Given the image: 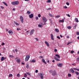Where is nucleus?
I'll use <instances>...</instances> for the list:
<instances>
[{
    "label": "nucleus",
    "instance_id": "obj_1",
    "mask_svg": "<svg viewBox=\"0 0 79 79\" xmlns=\"http://www.w3.org/2000/svg\"><path fill=\"white\" fill-rule=\"evenodd\" d=\"M19 4V1H16L12 2L11 4L13 5H17Z\"/></svg>",
    "mask_w": 79,
    "mask_h": 79
},
{
    "label": "nucleus",
    "instance_id": "obj_2",
    "mask_svg": "<svg viewBox=\"0 0 79 79\" xmlns=\"http://www.w3.org/2000/svg\"><path fill=\"white\" fill-rule=\"evenodd\" d=\"M30 56L29 55H27L25 58V61H27L29 59Z\"/></svg>",
    "mask_w": 79,
    "mask_h": 79
},
{
    "label": "nucleus",
    "instance_id": "obj_3",
    "mask_svg": "<svg viewBox=\"0 0 79 79\" xmlns=\"http://www.w3.org/2000/svg\"><path fill=\"white\" fill-rule=\"evenodd\" d=\"M39 76L40 77L41 79H43L44 78V76L43 75V74L41 73H40L38 74Z\"/></svg>",
    "mask_w": 79,
    "mask_h": 79
},
{
    "label": "nucleus",
    "instance_id": "obj_4",
    "mask_svg": "<svg viewBox=\"0 0 79 79\" xmlns=\"http://www.w3.org/2000/svg\"><path fill=\"white\" fill-rule=\"evenodd\" d=\"M15 61H16L17 63H20L21 60L19 59V57H16L15 58Z\"/></svg>",
    "mask_w": 79,
    "mask_h": 79
},
{
    "label": "nucleus",
    "instance_id": "obj_5",
    "mask_svg": "<svg viewBox=\"0 0 79 79\" xmlns=\"http://www.w3.org/2000/svg\"><path fill=\"white\" fill-rule=\"evenodd\" d=\"M20 20L21 21L22 23H23V20L24 19L23 17L22 16H21L20 17Z\"/></svg>",
    "mask_w": 79,
    "mask_h": 79
},
{
    "label": "nucleus",
    "instance_id": "obj_6",
    "mask_svg": "<svg viewBox=\"0 0 79 79\" xmlns=\"http://www.w3.org/2000/svg\"><path fill=\"white\" fill-rule=\"evenodd\" d=\"M8 32L9 33L10 35H12L14 34L12 30H10L8 31Z\"/></svg>",
    "mask_w": 79,
    "mask_h": 79
},
{
    "label": "nucleus",
    "instance_id": "obj_7",
    "mask_svg": "<svg viewBox=\"0 0 79 79\" xmlns=\"http://www.w3.org/2000/svg\"><path fill=\"white\" fill-rule=\"evenodd\" d=\"M42 18L43 21L44 22V23H46L47 20L46 18L44 17H43Z\"/></svg>",
    "mask_w": 79,
    "mask_h": 79
},
{
    "label": "nucleus",
    "instance_id": "obj_8",
    "mask_svg": "<svg viewBox=\"0 0 79 79\" xmlns=\"http://www.w3.org/2000/svg\"><path fill=\"white\" fill-rule=\"evenodd\" d=\"M35 31V30L34 29H33L32 30H31V31L30 32V35H32L34 33V31Z\"/></svg>",
    "mask_w": 79,
    "mask_h": 79
},
{
    "label": "nucleus",
    "instance_id": "obj_9",
    "mask_svg": "<svg viewBox=\"0 0 79 79\" xmlns=\"http://www.w3.org/2000/svg\"><path fill=\"white\" fill-rule=\"evenodd\" d=\"M56 74V71H53L52 72V75L53 76H55Z\"/></svg>",
    "mask_w": 79,
    "mask_h": 79
},
{
    "label": "nucleus",
    "instance_id": "obj_10",
    "mask_svg": "<svg viewBox=\"0 0 79 79\" xmlns=\"http://www.w3.org/2000/svg\"><path fill=\"white\" fill-rule=\"evenodd\" d=\"M63 64H61V63H60V64H57V66L60 68H62V66H63Z\"/></svg>",
    "mask_w": 79,
    "mask_h": 79
},
{
    "label": "nucleus",
    "instance_id": "obj_11",
    "mask_svg": "<svg viewBox=\"0 0 79 79\" xmlns=\"http://www.w3.org/2000/svg\"><path fill=\"white\" fill-rule=\"evenodd\" d=\"M69 71L72 73H74V70L72 68H71V69H70V70H69Z\"/></svg>",
    "mask_w": 79,
    "mask_h": 79
},
{
    "label": "nucleus",
    "instance_id": "obj_12",
    "mask_svg": "<svg viewBox=\"0 0 79 79\" xmlns=\"http://www.w3.org/2000/svg\"><path fill=\"white\" fill-rule=\"evenodd\" d=\"M29 17L30 18H32L34 17V15L33 14H31L29 15Z\"/></svg>",
    "mask_w": 79,
    "mask_h": 79
},
{
    "label": "nucleus",
    "instance_id": "obj_13",
    "mask_svg": "<svg viewBox=\"0 0 79 79\" xmlns=\"http://www.w3.org/2000/svg\"><path fill=\"white\" fill-rule=\"evenodd\" d=\"M6 57H2L1 58V61H2L3 60H5V59H6Z\"/></svg>",
    "mask_w": 79,
    "mask_h": 79
},
{
    "label": "nucleus",
    "instance_id": "obj_14",
    "mask_svg": "<svg viewBox=\"0 0 79 79\" xmlns=\"http://www.w3.org/2000/svg\"><path fill=\"white\" fill-rule=\"evenodd\" d=\"M51 39H52V40H54V39L53 38V35L52 34H51Z\"/></svg>",
    "mask_w": 79,
    "mask_h": 79
},
{
    "label": "nucleus",
    "instance_id": "obj_15",
    "mask_svg": "<svg viewBox=\"0 0 79 79\" xmlns=\"http://www.w3.org/2000/svg\"><path fill=\"white\" fill-rule=\"evenodd\" d=\"M54 58L55 60L56 61H60V60L59 59L56 57H54Z\"/></svg>",
    "mask_w": 79,
    "mask_h": 79
},
{
    "label": "nucleus",
    "instance_id": "obj_16",
    "mask_svg": "<svg viewBox=\"0 0 79 79\" xmlns=\"http://www.w3.org/2000/svg\"><path fill=\"white\" fill-rule=\"evenodd\" d=\"M45 44L47 45L48 47H49V43L47 41L45 42Z\"/></svg>",
    "mask_w": 79,
    "mask_h": 79
},
{
    "label": "nucleus",
    "instance_id": "obj_17",
    "mask_svg": "<svg viewBox=\"0 0 79 79\" xmlns=\"http://www.w3.org/2000/svg\"><path fill=\"white\" fill-rule=\"evenodd\" d=\"M55 56L57 57L58 58H60V55H57V54H56Z\"/></svg>",
    "mask_w": 79,
    "mask_h": 79
},
{
    "label": "nucleus",
    "instance_id": "obj_18",
    "mask_svg": "<svg viewBox=\"0 0 79 79\" xmlns=\"http://www.w3.org/2000/svg\"><path fill=\"white\" fill-rule=\"evenodd\" d=\"M2 3L6 5V6H8V5L5 2H3Z\"/></svg>",
    "mask_w": 79,
    "mask_h": 79
},
{
    "label": "nucleus",
    "instance_id": "obj_19",
    "mask_svg": "<svg viewBox=\"0 0 79 79\" xmlns=\"http://www.w3.org/2000/svg\"><path fill=\"white\" fill-rule=\"evenodd\" d=\"M55 31H56V32H57V33H58L59 32V30L57 28L55 29Z\"/></svg>",
    "mask_w": 79,
    "mask_h": 79
},
{
    "label": "nucleus",
    "instance_id": "obj_20",
    "mask_svg": "<svg viewBox=\"0 0 79 79\" xmlns=\"http://www.w3.org/2000/svg\"><path fill=\"white\" fill-rule=\"evenodd\" d=\"M49 16L51 17H54V16L53 15H52V14H49Z\"/></svg>",
    "mask_w": 79,
    "mask_h": 79
},
{
    "label": "nucleus",
    "instance_id": "obj_21",
    "mask_svg": "<svg viewBox=\"0 0 79 79\" xmlns=\"http://www.w3.org/2000/svg\"><path fill=\"white\" fill-rule=\"evenodd\" d=\"M42 61L43 63H44L45 64H46V62L45 61V60L44 59H42Z\"/></svg>",
    "mask_w": 79,
    "mask_h": 79
},
{
    "label": "nucleus",
    "instance_id": "obj_22",
    "mask_svg": "<svg viewBox=\"0 0 79 79\" xmlns=\"http://www.w3.org/2000/svg\"><path fill=\"white\" fill-rule=\"evenodd\" d=\"M31 63H35V60L33 59L31 61Z\"/></svg>",
    "mask_w": 79,
    "mask_h": 79
},
{
    "label": "nucleus",
    "instance_id": "obj_23",
    "mask_svg": "<svg viewBox=\"0 0 79 79\" xmlns=\"http://www.w3.org/2000/svg\"><path fill=\"white\" fill-rule=\"evenodd\" d=\"M75 21L76 22L78 23L79 22L78 19L77 18H76L75 19Z\"/></svg>",
    "mask_w": 79,
    "mask_h": 79
},
{
    "label": "nucleus",
    "instance_id": "obj_24",
    "mask_svg": "<svg viewBox=\"0 0 79 79\" xmlns=\"http://www.w3.org/2000/svg\"><path fill=\"white\" fill-rule=\"evenodd\" d=\"M14 23L17 26H19V24L17 23L16 22H14Z\"/></svg>",
    "mask_w": 79,
    "mask_h": 79
},
{
    "label": "nucleus",
    "instance_id": "obj_25",
    "mask_svg": "<svg viewBox=\"0 0 79 79\" xmlns=\"http://www.w3.org/2000/svg\"><path fill=\"white\" fill-rule=\"evenodd\" d=\"M38 27H43V26L42 25H41L40 24H39L38 25Z\"/></svg>",
    "mask_w": 79,
    "mask_h": 79
},
{
    "label": "nucleus",
    "instance_id": "obj_26",
    "mask_svg": "<svg viewBox=\"0 0 79 79\" xmlns=\"http://www.w3.org/2000/svg\"><path fill=\"white\" fill-rule=\"evenodd\" d=\"M64 22V20H60L59 21V23H61V22Z\"/></svg>",
    "mask_w": 79,
    "mask_h": 79
},
{
    "label": "nucleus",
    "instance_id": "obj_27",
    "mask_svg": "<svg viewBox=\"0 0 79 79\" xmlns=\"http://www.w3.org/2000/svg\"><path fill=\"white\" fill-rule=\"evenodd\" d=\"M26 74H27V75H28L29 76H31V74L30 73H29V72H27L26 73Z\"/></svg>",
    "mask_w": 79,
    "mask_h": 79
},
{
    "label": "nucleus",
    "instance_id": "obj_28",
    "mask_svg": "<svg viewBox=\"0 0 79 79\" xmlns=\"http://www.w3.org/2000/svg\"><path fill=\"white\" fill-rule=\"evenodd\" d=\"M75 73L77 74V75L78 76L79 75V73L78 72H75Z\"/></svg>",
    "mask_w": 79,
    "mask_h": 79
},
{
    "label": "nucleus",
    "instance_id": "obj_29",
    "mask_svg": "<svg viewBox=\"0 0 79 79\" xmlns=\"http://www.w3.org/2000/svg\"><path fill=\"white\" fill-rule=\"evenodd\" d=\"M60 15H57V16H55V18H59L60 17Z\"/></svg>",
    "mask_w": 79,
    "mask_h": 79
},
{
    "label": "nucleus",
    "instance_id": "obj_30",
    "mask_svg": "<svg viewBox=\"0 0 79 79\" xmlns=\"http://www.w3.org/2000/svg\"><path fill=\"white\" fill-rule=\"evenodd\" d=\"M27 14H28V15H30V14H31V12H30V11H27Z\"/></svg>",
    "mask_w": 79,
    "mask_h": 79
},
{
    "label": "nucleus",
    "instance_id": "obj_31",
    "mask_svg": "<svg viewBox=\"0 0 79 79\" xmlns=\"http://www.w3.org/2000/svg\"><path fill=\"white\" fill-rule=\"evenodd\" d=\"M47 3H51V0H48L47 1Z\"/></svg>",
    "mask_w": 79,
    "mask_h": 79
},
{
    "label": "nucleus",
    "instance_id": "obj_32",
    "mask_svg": "<svg viewBox=\"0 0 79 79\" xmlns=\"http://www.w3.org/2000/svg\"><path fill=\"white\" fill-rule=\"evenodd\" d=\"M27 74L26 73H24V77H27Z\"/></svg>",
    "mask_w": 79,
    "mask_h": 79
},
{
    "label": "nucleus",
    "instance_id": "obj_33",
    "mask_svg": "<svg viewBox=\"0 0 79 79\" xmlns=\"http://www.w3.org/2000/svg\"><path fill=\"white\" fill-rule=\"evenodd\" d=\"M26 68H27V69H29V65H28V64L26 66Z\"/></svg>",
    "mask_w": 79,
    "mask_h": 79
},
{
    "label": "nucleus",
    "instance_id": "obj_34",
    "mask_svg": "<svg viewBox=\"0 0 79 79\" xmlns=\"http://www.w3.org/2000/svg\"><path fill=\"white\" fill-rule=\"evenodd\" d=\"M68 76L69 77H71V74H70V73H69V74H68Z\"/></svg>",
    "mask_w": 79,
    "mask_h": 79
},
{
    "label": "nucleus",
    "instance_id": "obj_35",
    "mask_svg": "<svg viewBox=\"0 0 79 79\" xmlns=\"http://www.w3.org/2000/svg\"><path fill=\"white\" fill-rule=\"evenodd\" d=\"M9 56L10 57H11L12 58H13L14 57V56L13 55H9Z\"/></svg>",
    "mask_w": 79,
    "mask_h": 79
},
{
    "label": "nucleus",
    "instance_id": "obj_36",
    "mask_svg": "<svg viewBox=\"0 0 79 79\" xmlns=\"http://www.w3.org/2000/svg\"><path fill=\"white\" fill-rule=\"evenodd\" d=\"M67 28L68 29H71V27L70 26L67 27Z\"/></svg>",
    "mask_w": 79,
    "mask_h": 79
},
{
    "label": "nucleus",
    "instance_id": "obj_37",
    "mask_svg": "<svg viewBox=\"0 0 79 79\" xmlns=\"http://www.w3.org/2000/svg\"><path fill=\"white\" fill-rule=\"evenodd\" d=\"M34 39L36 40V41H38L39 40V39H38L37 38H34Z\"/></svg>",
    "mask_w": 79,
    "mask_h": 79
},
{
    "label": "nucleus",
    "instance_id": "obj_38",
    "mask_svg": "<svg viewBox=\"0 0 79 79\" xmlns=\"http://www.w3.org/2000/svg\"><path fill=\"white\" fill-rule=\"evenodd\" d=\"M21 30V29H20L19 28H17V31H19Z\"/></svg>",
    "mask_w": 79,
    "mask_h": 79
},
{
    "label": "nucleus",
    "instance_id": "obj_39",
    "mask_svg": "<svg viewBox=\"0 0 79 79\" xmlns=\"http://www.w3.org/2000/svg\"><path fill=\"white\" fill-rule=\"evenodd\" d=\"M9 77H12L13 76V75L11 74H9Z\"/></svg>",
    "mask_w": 79,
    "mask_h": 79
},
{
    "label": "nucleus",
    "instance_id": "obj_40",
    "mask_svg": "<svg viewBox=\"0 0 79 79\" xmlns=\"http://www.w3.org/2000/svg\"><path fill=\"white\" fill-rule=\"evenodd\" d=\"M17 77H19L20 76V75L19 74H17Z\"/></svg>",
    "mask_w": 79,
    "mask_h": 79
},
{
    "label": "nucleus",
    "instance_id": "obj_41",
    "mask_svg": "<svg viewBox=\"0 0 79 79\" xmlns=\"http://www.w3.org/2000/svg\"><path fill=\"white\" fill-rule=\"evenodd\" d=\"M57 38H58V39L60 40V37L59 36H57Z\"/></svg>",
    "mask_w": 79,
    "mask_h": 79
},
{
    "label": "nucleus",
    "instance_id": "obj_42",
    "mask_svg": "<svg viewBox=\"0 0 79 79\" xmlns=\"http://www.w3.org/2000/svg\"><path fill=\"white\" fill-rule=\"evenodd\" d=\"M64 9H67L68 8V7H67V6H64Z\"/></svg>",
    "mask_w": 79,
    "mask_h": 79
},
{
    "label": "nucleus",
    "instance_id": "obj_43",
    "mask_svg": "<svg viewBox=\"0 0 79 79\" xmlns=\"http://www.w3.org/2000/svg\"><path fill=\"white\" fill-rule=\"evenodd\" d=\"M66 4L68 5L69 6V3L68 2H67Z\"/></svg>",
    "mask_w": 79,
    "mask_h": 79
},
{
    "label": "nucleus",
    "instance_id": "obj_44",
    "mask_svg": "<svg viewBox=\"0 0 79 79\" xmlns=\"http://www.w3.org/2000/svg\"><path fill=\"white\" fill-rule=\"evenodd\" d=\"M73 69L74 70H77V68H74Z\"/></svg>",
    "mask_w": 79,
    "mask_h": 79
},
{
    "label": "nucleus",
    "instance_id": "obj_45",
    "mask_svg": "<svg viewBox=\"0 0 79 79\" xmlns=\"http://www.w3.org/2000/svg\"><path fill=\"white\" fill-rule=\"evenodd\" d=\"M71 44V42H69L68 43V44H67V45H69V44Z\"/></svg>",
    "mask_w": 79,
    "mask_h": 79
},
{
    "label": "nucleus",
    "instance_id": "obj_46",
    "mask_svg": "<svg viewBox=\"0 0 79 79\" xmlns=\"http://www.w3.org/2000/svg\"><path fill=\"white\" fill-rule=\"evenodd\" d=\"M54 52H57V50L56 49H55L54 50Z\"/></svg>",
    "mask_w": 79,
    "mask_h": 79
},
{
    "label": "nucleus",
    "instance_id": "obj_47",
    "mask_svg": "<svg viewBox=\"0 0 79 79\" xmlns=\"http://www.w3.org/2000/svg\"><path fill=\"white\" fill-rule=\"evenodd\" d=\"M76 34L77 35H79V32H77Z\"/></svg>",
    "mask_w": 79,
    "mask_h": 79
},
{
    "label": "nucleus",
    "instance_id": "obj_48",
    "mask_svg": "<svg viewBox=\"0 0 79 79\" xmlns=\"http://www.w3.org/2000/svg\"><path fill=\"white\" fill-rule=\"evenodd\" d=\"M66 15L69 17H70V15L69 14H68V15L66 14Z\"/></svg>",
    "mask_w": 79,
    "mask_h": 79
},
{
    "label": "nucleus",
    "instance_id": "obj_49",
    "mask_svg": "<svg viewBox=\"0 0 79 79\" xmlns=\"http://www.w3.org/2000/svg\"><path fill=\"white\" fill-rule=\"evenodd\" d=\"M38 17H41V15H40V14H39L38 15Z\"/></svg>",
    "mask_w": 79,
    "mask_h": 79
},
{
    "label": "nucleus",
    "instance_id": "obj_50",
    "mask_svg": "<svg viewBox=\"0 0 79 79\" xmlns=\"http://www.w3.org/2000/svg\"><path fill=\"white\" fill-rule=\"evenodd\" d=\"M74 52V51H72L71 52V53H73V52Z\"/></svg>",
    "mask_w": 79,
    "mask_h": 79
},
{
    "label": "nucleus",
    "instance_id": "obj_51",
    "mask_svg": "<svg viewBox=\"0 0 79 79\" xmlns=\"http://www.w3.org/2000/svg\"><path fill=\"white\" fill-rule=\"evenodd\" d=\"M77 61H79V57H78L77 59Z\"/></svg>",
    "mask_w": 79,
    "mask_h": 79
},
{
    "label": "nucleus",
    "instance_id": "obj_52",
    "mask_svg": "<svg viewBox=\"0 0 79 79\" xmlns=\"http://www.w3.org/2000/svg\"><path fill=\"white\" fill-rule=\"evenodd\" d=\"M1 8L2 9H4V7L1 6Z\"/></svg>",
    "mask_w": 79,
    "mask_h": 79
},
{
    "label": "nucleus",
    "instance_id": "obj_53",
    "mask_svg": "<svg viewBox=\"0 0 79 79\" xmlns=\"http://www.w3.org/2000/svg\"><path fill=\"white\" fill-rule=\"evenodd\" d=\"M15 52H17L18 51V50L17 49H15Z\"/></svg>",
    "mask_w": 79,
    "mask_h": 79
},
{
    "label": "nucleus",
    "instance_id": "obj_54",
    "mask_svg": "<svg viewBox=\"0 0 79 79\" xmlns=\"http://www.w3.org/2000/svg\"><path fill=\"white\" fill-rule=\"evenodd\" d=\"M5 45V43H2V45Z\"/></svg>",
    "mask_w": 79,
    "mask_h": 79
},
{
    "label": "nucleus",
    "instance_id": "obj_55",
    "mask_svg": "<svg viewBox=\"0 0 79 79\" xmlns=\"http://www.w3.org/2000/svg\"><path fill=\"white\" fill-rule=\"evenodd\" d=\"M51 10V8H48V9H47V10Z\"/></svg>",
    "mask_w": 79,
    "mask_h": 79
},
{
    "label": "nucleus",
    "instance_id": "obj_56",
    "mask_svg": "<svg viewBox=\"0 0 79 79\" xmlns=\"http://www.w3.org/2000/svg\"><path fill=\"white\" fill-rule=\"evenodd\" d=\"M35 19H36V20H38V17H36L35 18Z\"/></svg>",
    "mask_w": 79,
    "mask_h": 79
},
{
    "label": "nucleus",
    "instance_id": "obj_57",
    "mask_svg": "<svg viewBox=\"0 0 79 79\" xmlns=\"http://www.w3.org/2000/svg\"><path fill=\"white\" fill-rule=\"evenodd\" d=\"M39 58H43V56H40Z\"/></svg>",
    "mask_w": 79,
    "mask_h": 79
},
{
    "label": "nucleus",
    "instance_id": "obj_58",
    "mask_svg": "<svg viewBox=\"0 0 79 79\" xmlns=\"http://www.w3.org/2000/svg\"><path fill=\"white\" fill-rule=\"evenodd\" d=\"M38 72V70H35V73H37Z\"/></svg>",
    "mask_w": 79,
    "mask_h": 79
},
{
    "label": "nucleus",
    "instance_id": "obj_59",
    "mask_svg": "<svg viewBox=\"0 0 79 79\" xmlns=\"http://www.w3.org/2000/svg\"><path fill=\"white\" fill-rule=\"evenodd\" d=\"M72 65H73V66H75V65H76V64H72Z\"/></svg>",
    "mask_w": 79,
    "mask_h": 79
},
{
    "label": "nucleus",
    "instance_id": "obj_60",
    "mask_svg": "<svg viewBox=\"0 0 79 79\" xmlns=\"http://www.w3.org/2000/svg\"><path fill=\"white\" fill-rule=\"evenodd\" d=\"M60 38H62L63 37V36L61 35H60Z\"/></svg>",
    "mask_w": 79,
    "mask_h": 79
},
{
    "label": "nucleus",
    "instance_id": "obj_61",
    "mask_svg": "<svg viewBox=\"0 0 79 79\" xmlns=\"http://www.w3.org/2000/svg\"><path fill=\"white\" fill-rule=\"evenodd\" d=\"M22 64H23V65H25V63H22Z\"/></svg>",
    "mask_w": 79,
    "mask_h": 79
},
{
    "label": "nucleus",
    "instance_id": "obj_62",
    "mask_svg": "<svg viewBox=\"0 0 79 79\" xmlns=\"http://www.w3.org/2000/svg\"><path fill=\"white\" fill-rule=\"evenodd\" d=\"M46 24V23H44V24H43V25H45Z\"/></svg>",
    "mask_w": 79,
    "mask_h": 79
},
{
    "label": "nucleus",
    "instance_id": "obj_63",
    "mask_svg": "<svg viewBox=\"0 0 79 79\" xmlns=\"http://www.w3.org/2000/svg\"><path fill=\"white\" fill-rule=\"evenodd\" d=\"M52 62H53V63H54V62H55V60H52Z\"/></svg>",
    "mask_w": 79,
    "mask_h": 79
},
{
    "label": "nucleus",
    "instance_id": "obj_64",
    "mask_svg": "<svg viewBox=\"0 0 79 79\" xmlns=\"http://www.w3.org/2000/svg\"><path fill=\"white\" fill-rule=\"evenodd\" d=\"M76 27H77V25H75V26H74V27H75V29H76Z\"/></svg>",
    "mask_w": 79,
    "mask_h": 79
}]
</instances>
